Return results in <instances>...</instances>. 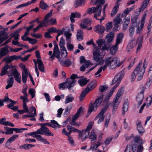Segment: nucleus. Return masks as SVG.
Returning a JSON list of instances; mask_svg holds the SVG:
<instances>
[{
    "instance_id": "0e129e2a",
    "label": "nucleus",
    "mask_w": 152,
    "mask_h": 152,
    "mask_svg": "<svg viewBox=\"0 0 152 152\" xmlns=\"http://www.w3.org/2000/svg\"><path fill=\"white\" fill-rule=\"evenodd\" d=\"M66 88V81L65 82L60 83L59 85L58 88L59 89L62 88L63 90H64Z\"/></svg>"
},
{
    "instance_id": "79ce46f5",
    "label": "nucleus",
    "mask_w": 152,
    "mask_h": 152,
    "mask_svg": "<svg viewBox=\"0 0 152 152\" xmlns=\"http://www.w3.org/2000/svg\"><path fill=\"white\" fill-rule=\"evenodd\" d=\"M72 64L71 61L69 59H67L62 62V65L63 66L69 67Z\"/></svg>"
},
{
    "instance_id": "1a4fd4ad",
    "label": "nucleus",
    "mask_w": 152,
    "mask_h": 152,
    "mask_svg": "<svg viewBox=\"0 0 152 152\" xmlns=\"http://www.w3.org/2000/svg\"><path fill=\"white\" fill-rule=\"evenodd\" d=\"M104 113L105 112L101 110L94 119V120H96L98 118H99L98 121V124L104 121L105 117V116L104 115Z\"/></svg>"
},
{
    "instance_id": "09e8293b",
    "label": "nucleus",
    "mask_w": 152,
    "mask_h": 152,
    "mask_svg": "<svg viewBox=\"0 0 152 152\" xmlns=\"http://www.w3.org/2000/svg\"><path fill=\"white\" fill-rule=\"evenodd\" d=\"M138 18L137 15H134L133 16H132L131 18V22L132 24L134 25L135 23L136 24Z\"/></svg>"
},
{
    "instance_id": "4c0bfd02",
    "label": "nucleus",
    "mask_w": 152,
    "mask_h": 152,
    "mask_svg": "<svg viewBox=\"0 0 152 152\" xmlns=\"http://www.w3.org/2000/svg\"><path fill=\"white\" fill-rule=\"evenodd\" d=\"M72 108V105L71 104L68 106L65 109V111L64 113V115L65 117H66L67 115L69 114Z\"/></svg>"
},
{
    "instance_id": "f03ea898",
    "label": "nucleus",
    "mask_w": 152,
    "mask_h": 152,
    "mask_svg": "<svg viewBox=\"0 0 152 152\" xmlns=\"http://www.w3.org/2000/svg\"><path fill=\"white\" fill-rule=\"evenodd\" d=\"M146 60V59H145L142 68H141V66L142 63V60L140 61L137 65L132 75V82L134 81L136 76L138 77L137 79V80L138 81L140 80L142 78L143 75L145 72V69L146 67V66H145Z\"/></svg>"
},
{
    "instance_id": "bb28decb",
    "label": "nucleus",
    "mask_w": 152,
    "mask_h": 152,
    "mask_svg": "<svg viewBox=\"0 0 152 152\" xmlns=\"http://www.w3.org/2000/svg\"><path fill=\"white\" fill-rule=\"evenodd\" d=\"M29 110L30 111L28 112V114H30L32 117H34L37 116L36 110L34 107L31 106Z\"/></svg>"
},
{
    "instance_id": "aec40b11",
    "label": "nucleus",
    "mask_w": 152,
    "mask_h": 152,
    "mask_svg": "<svg viewBox=\"0 0 152 152\" xmlns=\"http://www.w3.org/2000/svg\"><path fill=\"white\" fill-rule=\"evenodd\" d=\"M10 68V66L8 64H5L2 68L0 73V76H2L6 75L8 72L7 70Z\"/></svg>"
},
{
    "instance_id": "5701e85b",
    "label": "nucleus",
    "mask_w": 152,
    "mask_h": 152,
    "mask_svg": "<svg viewBox=\"0 0 152 152\" xmlns=\"http://www.w3.org/2000/svg\"><path fill=\"white\" fill-rule=\"evenodd\" d=\"M75 3L74 5L75 7L77 8L79 6H84L85 4V0H76Z\"/></svg>"
},
{
    "instance_id": "6ab92c4d",
    "label": "nucleus",
    "mask_w": 152,
    "mask_h": 152,
    "mask_svg": "<svg viewBox=\"0 0 152 152\" xmlns=\"http://www.w3.org/2000/svg\"><path fill=\"white\" fill-rule=\"evenodd\" d=\"M137 129L139 134L140 135H142L145 131L144 129L141 125V122H138L137 124Z\"/></svg>"
},
{
    "instance_id": "20e7f679",
    "label": "nucleus",
    "mask_w": 152,
    "mask_h": 152,
    "mask_svg": "<svg viewBox=\"0 0 152 152\" xmlns=\"http://www.w3.org/2000/svg\"><path fill=\"white\" fill-rule=\"evenodd\" d=\"M106 60L108 61V64L109 68L111 69H115L116 66H119L121 64H119L118 62L119 60V58L117 57L112 58L111 57H108L106 59Z\"/></svg>"
},
{
    "instance_id": "ddd939ff",
    "label": "nucleus",
    "mask_w": 152,
    "mask_h": 152,
    "mask_svg": "<svg viewBox=\"0 0 152 152\" xmlns=\"http://www.w3.org/2000/svg\"><path fill=\"white\" fill-rule=\"evenodd\" d=\"M120 102V101H119V100H117V99H114L113 104V109L112 112L113 113H114L118 107V105Z\"/></svg>"
},
{
    "instance_id": "680f3d73",
    "label": "nucleus",
    "mask_w": 152,
    "mask_h": 152,
    "mask_svg": "<svg viewBox=\"0 0 152 152\" xmlns=\"http://www.w3.org/2000/svg\"><path fill=\"white\" fill-rule=\"evenodd\" d=\"M110 117L111 116L110 115H107L106 116L105 126H106V127H108V123L110 118Z\"/></svg>"
},
{
    "instance_id": "13d9d810",
    "label": "nucleus",
    "mask_w": 152,
    "mask_h": 152,
    "mask_svg": "<svg viewBox=\"0 0 152 152\" xmlns=\"http://www.w3.org/2000/svg\"><path fill=\"white\" fill-rule=\"evenodd\" d=\"M68 140L69 141V143L72 146H74L75 145V142L72 137L69 136V137H68Z\"/></svg>"
},
{
    "instance_id": "774afa93",
    "label": "nucleus",
    "mask_w": 152,
    "mask_h": 152,
    "mask_svg": "<svg viewBox=\"0 0 152 152\" xmlns=\"http://www.w3.org/2000/svg\"><path fill=\"white\" fill-rule=\"evenodd\" d=\"M100 55H98L96 56H93V59L98 62L102 59V58L100 57Z\"/></svg>"
},
{
    "instance_id": "cd10ccee",
    "label": "nucleus",
    "mask_w": 152,
    "mask_h": 152,
    "mask_svg": "<svg viewBox=\"0 0 152 152\" xmlns=\"http://www.w3.org/2000/svg\"><path fill=\"white\" fill-rule=\"evenodd\" d=\"M24 72H22V80L23 83L24 84L26 82L27 78L28 75V72L26 71V70Z\"/></svg>"
},
{
    "instance_id": "c85d7f7f",
    "label": "nucleus",
    "mask_w": 152,
    "mask_h": 152,
    "mask_svg": "<svg viewBox=\"0 0 152 152\" xmlns=\"http://www.w3.org/2000/svg\"><path fill=\"white\" fill-rule=\"evenodd\" d=\"M124 88V86L121 87L118 90V91L116 95V97L114 98L115 99H117V100H119V99L120 96L123 94Z\"/></svg>"
},
{
    "instance_id": "4468645a",
    "label": "nucleus",
    "mask_w": 152,
    "mask_h": 152,
    "mask_svg": "<svg viewBox=\"0 0 152 152\" xmlns=\"http://www.w3.org/2000/svg\"><path fill=\"white\" fill-rule=\"evenodd\" d=\"M114 34L113 32H110L106 37V41L109 43L111 42L113 39Z\"/></svg>"
},
{
    "instance_id": "393cba45",
    "label": "nucleus",
    "mask_w": 152,
    "mask_h": 152,
    "mask_svg": "<svg viewBox=\"0 0 152 152\" xmlns=\"http://www.w3.org/2000/svg\"><path fill=\"white\" fill-rule=\"evenodd\" d=\"M89 81V80H87L86 78H85L84 79H79L78 82L80 86H84L86 85Z\"/></svg>"
},
{
    "instance_id": "a19ab883",
    "label": "nucleus",
    "mask_w": 152,
    "mask_h": 152,
    "mask_svg": "<svg viewBox=\"0 0 152 152\" xmlns=\"http://www.w3.org/2000/svg\"><path fill=\"white\" fill-rule=\"evenodd\" d=\"M101 142H98L96 144H94L91 145L90 149L92 151L95 150L100 145Z\"/></svg>"
},
{
    "instance_id": "b1692460",
    "label": "nucleus",
    "mask_w": 152,
    "mask_h": 152,
    "mask_svg": "<svg viewBox=\"0 0 152 152\" xmlns=\"http://www.w3.org/2000/svg\"><path fill=\"white\" fill-rule=\"evenodd\" d=\"M60 55V51H55L54 53V51H53L52 55L49 57V58H51V60L50 61H52L54 59L55 57L57 58H59Z\"/></svg>"
},
{
    "instance_id": "412c9836",
    "label": "nucleus",
    "mask_w": 152,
    "mask_h": 152,
    "mask_svg": "<svg viewBox=\"0 0 152 152\" xmlns=\"http://www.w3.org/2000/svg\"><path fill=\"white\" fill-rule=\"evenodd\" d=\"M43 134L48 136H53V134L45 126H43Z\"/></svg>"
},
{
    "instance_id": "9d476101",
    "label": "nucleus",
    "mask_w": 152,
    "mask_h": 152,
    "mask_svg": "<svg viewBox=\"0 0 152 152\" xmlns=\"http://www.w3.org/2000/svg\"><path fill=\"white\" fill-rule=\"evenodd\" d=\"M96 80H93L88 84L86 88H85L88 91L87 92H89L90 91L93 90L96 87Z\"/></svg>"
},
{
    "instance_id": "e433bc0d",
    "label": "nucleus",
    "mask_w": 152,
    "mask_h": 152,
    "mask_svg": "<svg viewBox=\"0 0 152 152\" xmlns=\"http://www.w3.org/2000/svg\"><path fill=\"white\" fill-rule=\"evenodd\" d=\"M74 99V98L71 94L68 95L66 97L65 103L66 104L68 103L72 102Z\"/></svg>"
},
{
    "instance_id": "2f4dec72",
    "label": "nucleus",
    "mask_w": 152,
    "mask_h": 152,
    "mask_svg": "<svg viewBox=\"0 0 152 152\" xmlns=\"http://www.w3.org/2000/svg\"><path fill=\"white\" fill-rule=\"evenodd\" d=\"M83 31L82 30H79L77 34V38L78 41L82 40L83 39Z\"/></svg>"
},
{
    "instance_id": "9b49d317",
    "label": "nucleus",
    "mask_w": 152,
    "mask_h": 152,
    "mask_svg": "<svg viewBox=\"0 0 152 152\" xmlns=\"http://www.w3.org/2000/svg\"><path fill=\"white\" fill-rule=\"evenodd\" d=\"M95 31L99 34L103 33L105 30L104 27L101 25H98L94 28Z\"/></svg>"
},
{
    "instance_id": "39448f33",
    "label": "nucleus",
    "mask_w": 152,
    "mask_h": 152,
    "mask_svg": "<svg viewBox=\"0 0 152 152\" xmlns=\"http://www.w3.org/2000/svg\"><path fill=\"white\" fill-rule=\"evenodd\" d=\"M101 4H99L96 7H93L92 8L93 9V12L96 13L98 12V13H95L94 15V18L96 19L99 20L100 23L104 19V16L103 15V17L100 19L98 18H97L101 15V12L102 10V7Z\"/></svg>"
},
{
    "instance_id": "423d86ee",
    "label": "nucleus",
    "mask_w": 152,
    "mask_h": 152,
    "mask_svg": "<svg viewBox=\"0 0 152 152\" xmlns=\"http://www.w3.org/2000/svg\"><path fill=\"white\" fill-rule=\"evenodd\" d=\"M150 0H145L142 3L141 7L139 9L138 11H136L135 13L137 16L140 15V12L143 11L146 7L148 5L149 3Z\"/></svg>"
},
{
    "instance_id": "72a5a7b5",
    "label": "nucleus",
    "mask_w": 152,
    "mask_h": 152,
    "mask_svg": "<svg viewBox=\"0 0 152 152\" xmlns=\"http://www.w3.org/2000/svg\"><path fill=\"white\" fill-rule=\"evenodd\" d=\"M12 73L11 75H13L14 78L20 75V73L18 72L16 69H12L11 70Z\"/></svg>"
},
{
    "instance_id": "a18cd8bd",
    "label": "nucleus",
    "mask_w": 152,
    "mask_h": 152,
    "mask_svg": "<svg viewBox=\"0 0 152 152\" xmlns=\"http://www.w3.org/2000/svg\"><path fill=\"white\" fill-rule=\"evenodd\" d=\"M93 124L94 122L93 121H91L90 122L86 128L85 130V132L86 133L89 132V130L91 129L92 127Z\"/></svg>"
},
{
    "instance_id": "f3484780",
    "label": "nucleus",
    "mask_w": 152,
    "mask_h": 152,
    "mask_svg": "<svg viewBox=\"0 0 152 152\" xmlns=\"http://www.w3.org/2000/svg\"><path fill=\"white\" fill-rule=\"evenodd\" d=\"M37 61L38 64V67L39 70L43 72H45V66L42 60L40 59H37Z\"/></svg>"
},
{
    "instance_id": "052dcab7",
    "label": "nucleus",
    "mask_w": 152,
    "mask_h": 152,
    "mask_svg": "<svg viewBox=\"0 0 152 152\" xmlns=\"http://www.w3.org/2000/svg\"><path fill=\"white\" fill-rule=\"evenodd\" d=\"M146 14H145L142 18L141 21L140 23V26L141 28H143L145 23V20L146 18Z\"/></svg>"
},
{
    "instance_id": "5fc2aeb1",
    "label": "nucleus",
    "mask_w": 152,
    "mask_h": 152,
    "mask_svg": "<svg viewBox=\"0 0 152 152\" xmlns=\"http://www.w3.org/2000/svg\"><path fill=\"white\" fill-rule=\"evenodd\" d=\"M47 24V23H46V22L45 21V20H43L38 25L37 27H38V28H40L43 27L44 26L46 27L48 26Z\"/></svg>"
},
{
    "instance_id": "f257e3e1",
    "label": "nucleus",
    "mask_w": 152,
    "mask_h": 152,
    "mask_svg": "<svg viewBox=\"0 0 152 152\" xmlns=\"http://www.w3.org/2000/svg\"><path fill=\"white\" fill-rule=\"evenodd\" d=\"M134 140L136 143L132 144V146L130 144L127 145L124 152H130L131 149L133 152H142L143 151V146L142 144L144 142L140 137L136 136L134 138Z\"/></svg>"
},
{
    "instance_id": "6e6552de",
    "label": "nucleus",
    "mask_w": 152,
    "mask_h": 152,
    "mask_svg": "<svg viewBox=\"0 0 152 152\" xmlns=\"http://www.w3.org/2000/svg\"><path fill=\"white\" fill-rule=\"evenodd\" d=\"M81 16L80 13L77 12L71 13L70 16L71 22L72 23H74L75 22V20L74 18H80L81 17Z\"/></svg>"
},
{
    "instance_id": "ea45409f",
    "label": "nucleus",
    "mask_w": 152,
    "mask_h": 152,
    "mask_svg": "<svg viewBox=\"0 0 152 152\" xmlns=\"http://www.w3.org/2000/svg\"><path fill=\"white\" fill-rule=\"evenodd\" d=\"M87 91L85 88L83 90L80 96V101L83 100L86 94L88 92H87Z\"/></svg>"
},
{
    "instance_id": "f704fd0d",
    "label": "nucleus",
    "mask_w": 152,
    "mask_h": 152,
    "mask_svg": "<svg viewBox=\"0 0 152 152\" xmlns=\"http://www.w3.org/2000/svg\"><path fill=\"white\" fill-rule=\"evenodd\" d=\"M119 4H117L113 7L111 13V15L112 17H113L116 15L118 10V8L119 7Z\"/></svg>"
},
{
    "instance_id": "a878e982",
    "label": "nucleus",
    "mask_w": 152,
    "mask_h": 152,
    "mask_svg": "<svg viewBox=\"0 0 152 152\" xmlns=\"http://www.w3.org/2000/svg\"><path fill=\"white\" fill-rule=\"evenodd\" d=\"M128 108V99L125 100L123 105L122 109L123 111L122 112V114L123 115H124L125 113L126 112Z\"/></svg>"
},
{
    "instance_id": "de8ad7c7",
    "label": "nucleus",
    "mask_w": 152,
    "mask_h": 152,
    "mask_svg": "<svg viewBox=\"0 0 152 152\" xmlns=\"http://www.w3.org/2000/svg\"><path fill=\"white\" fill-rule=\"evenodd\" d=\"M66 127L67 130H71L72 131V132H79V129L75 128L72 126H71L67 125Z\"/></svg>"
},
{
    "instance_id": "7c9ffc66",
    "label": "nucleus",
    "mask_w": 152,
    "mask_h": 152,
    "mask_svg": "<svg viewBox=\"0 0 152 152\" xmlns=\"http://www.w3.org/2000/svg\"><path fill=\"white\" fill-rule=\"evenodd\" d=\"M90 139L92 140H94L97 139V137L94 130L93 129L92 130L90 134L88 137Z\"/></svg>"
},
{
    "instance_id": "0eeeda50",
    "label": "nucleus",
    "mask_w": 152,
    "mask_h": 152,
    "mask_svg": "<svg viewBox=\"0 0 152 152\" xmlns=\"http://www.w3.org/2000/svg\"><path fill=\"white\" fill-rule=\"evenodd\" d=\"M76 81L72 80L70 79H67L66 80V88L69 90H72L71 88L75 85Z\"/></svg>"
},
{
    "instance_id": "8fccbe9b",
    "label": "nucleus",
    "mask_w": 152,
    "mask_h": 152,
    "mask_svg": "<svg viewBox=\"0 0 152 152\" xmlns=\"http://www.w3.org/2000/svg\"><path fill=\"white\" fill-rule=\"evenodd\" d=\"M112 22H108L106 24V27L105 31L107 32H108L112 28Z\"/></svg>"
},
{
    "instance_id": "e2e57ef3",
    "label": "nucleus",
    "mask_w": 152,
    "mask_h": 152,
    "mask_svg": "<svg viewBox=\"0 0 152 152\" xmlns=\"http://www.w3.org/2000/svg\"><path fill=\"white\" fill-rule=\"evenodd\" d=\"M48 32L49 33H58L59 31L58 30H57L56 28L55 27H52L50 28L48 30Z\"/></svg>"
},
{
    "instance_id": "c9c22d12",
    "label": "nucleus",
    "mask_w": 152,
    "mask_h": 152,
    "mask_svg": "<svg viewBox=\"0 0 152 152\" xmlns=\"http://www.w3.org/2000/svg\"><path fill=\"white\" fill-rule=\"evenodd\" d=\"M39 6L40 8L43 10H46L47 8H48L49 7L48 5L44 2L43 0H42L40 2Z\"/></svg>"
},
{
    "instance_id": "338daca9",
    "label": "nucleus",
    "mask_w": 152,
    "mask_h": 152,
    "mask_svg": "<svg viewBox=\"0 0 152 152\" xmlns=\"http://www.w3.org/2000/svg\"><path fill=\"white\" fill-rule=\"evenodd\" d=\"M113 22L114 24L118 25L121 22H122V20L121 18H115L113 20Z\"/></svg>"
},
{
    "instance_id": "bf43d9fd",
    "label": "nucleus",
    "mask_w": 152,
    "mask_h": 152,
    "mask_svg": "<svg viewBox=\"0 0 152 152\" xmlns=\"http://www.w3.org/2000/svg\"><path fill=\"white\" fill-rule=\"evenodd\" d=\"M29 93L31 95L32 98H33L35 96V91L34 88H30L29 90Z\"/></svg>"
},
{
    "instance_id": "58836bf2",
    "label": "nucleus",
    "mask_w": 152,
    "mask_h": 152,
    "mask_svg": "<svg viewBox=\"0 0 152 152\" xmlns=\"http://www.w3.org/2000/svg\"><path fill=\"white\" fill-rule=\"evenodd\" d=\"M51 127L54 129H57V127L58 128H60L61 125H59L57 122L54 120H52L51 121Z\"/></svg>"
},
{
    "instance_id": "2eb2a0df",
    "label": "nucleus",
    "mask_w": 152,
    "mask_h": 152,
    "mask_svg": "<svg viewBox=\"0 0 152 152\" xmlns=\"http://www.w3.org/2000/svg\"><path fill=\"white\" fill-rule=\"evenodd\" d=\"M108 88V86L107 85H105L103 86H100L99 87V91L101 93H99V95H100V96L97 98L102 97H102L103 99V96H104V95L102 94V93L104 92L107 91V90Z\"/></svg>"
},
{
    "instance_id": "69168bd1",
    "label": "nucleus",
    "mask_w": 152,
    "mask_h": 152,
    "mask_svg": "<svg viewBox=\"0 0 152 152\" xmlns=\"http://www.w3.org/2000/svg\"><path fill=\"white\" fill-rule=\"evenodd\" d=\"M67 47L68 49L70 51H73L74 48V45L70 44V42H68L67 45Z\"/></svg>"
},
{
    "instance_id": "37998d69",
    "label": "nucleus",
    "mask_w": 152,
    "mask_h": 152,
    "mask_svg": "<svg viewBox=\"0 0 152 152\" xmlns=\"http://www.w3.org/2000/svg\"><path fill=\"white\" fill-rule=\"evenodd\" d=\"M135 26L134 25L132 24L130 26L129 28V36L131 37H132L134 32L135 29Z\"/></svg>"
},
{
    "instance_id": "a211bd4d",
    "label": "nucleus",
    "mask_w": 152,
    "mask_h": 152,
    "mask_svg": "<svg viewBox=\"0 0 152 152\" xmlns=\"http://www.w3.org/2000/svg\"><path fill=\"white\" fill-rule=\"evenodd\" d=\"M14 79L13 77H11L10 78H8L7 80V85L5 87L6 89H8L9 88L12 87L14 83Z\"/></svg>"
},
{
    "instance_id": "f8f14e48",
    "label": "nucleus",
    "mask_w": 152,
    "mask_h": 152,
    "mask_svg": "<svg viewBox=\"0 0 152 152\" xmlns=\"http://www.w3.org/2000/svg\"><path fill=\"white\" fill-rule=\"evenodd\" d=\"M19 135L18 134H15L9 138L6 142L5 146L6 147H8L10 146L11 143L14 141L18 137Z\"/></svg>"
},
{
    "instance_id": "49530a36",
    "label": "nucleus",
    "mask_w": 152,
    "mask_h": 152,
    "mask_svg": "<svg viewBox=\"0 0 152 152\" xmlns=\"http://www.w3.org/2000/svg\"><path fill=\"white\" fill-rule=\"evenodd\" d=\"M118 45L115 44V45L113 46L110 48V52L112 54H113V53L114 54L115 51L118 49Z\"/></svg>"
},
{
    "instance_id": "4be33fe9",
    "label": "nucleus",
    "mask_w": 152,
    "mask_h": 152,
    "mask_svg": "<svg viewBox=\"0 0 152 152\" xmlns=\"http://www.w3.org/2000/svg\"><path fill=\"white\" fill-rule=\"evenodd\" d=\"M8 48H10V47H9L8 45H6L1 49L0 54L3 57L8 53L9 51L8 50Z\"/></svg>"
},
{
    "instance_id": "603ef678",
    "label": "nucleus",
    "mask_w": 152,
    "mask_h": 152,
    "mask_svg": "<svg viewBox=\"0 0 152 152\" xmlns=\"http://www.w3.org/2000/svg\"><path fill=\"white\" fill-rule=\"evenodd\" d=\"M8 28L9 27L5 29L3 28L4 29L3 31H0V34H1L3 36H8Z\"/></svg>"
},
{
    "instance_id": "dca6fc26",
    "label": "nucleus",
    "mask_w": 152,
    "mask_h": 152,
    "mask_svg": "<svg viewBox=\"0 0 152 152\" xmlns=\"http://www.w3.org/2000/svg\"><path fill=\"white\" fill-rule=\"evenodd\" d=\"M144 98V94H138L136 98L139 107L142 104L143 99Z\"/></svg>"
},
{
    "instance_id": "c756f323",
    "label": "nucleus",
    "mask_w": 152,
    "mask_h": 152,
    "mask_svg": "<svg viewBox=\"0 0 152 152\" xmlns=\"http://www.w3.org/2000/svg\"><path fill=\"white\" fill-rule=\"evenodd\" d=\"M122 74L123 73L122 72H121L119 74L116 75L113 80L111 85H114L117 82H118L119 80L120 79L119 78H121V75H122Z\"/></svg>"
},
{
    "instance_id": "c03bdc74",
    "label": "nucleus",
    "mask_w": 152,
    "mask_h": 152,
    "mask_svg": "<svg viewBox=\"0 0 152 152\" xmlns=\"http://www.w3.org/2000/svg\"><path fill=\"white\" fill-rule=\"evenodd\" d=\"M53 13V10H50V12L48 13L45 17L43 20H45V21L47 23H48V19L52 15Z\"/></svg>"
},
{
    "instance_id": "3c124183",
    "label": "nucleus",
    "mask_w": 152,
    "mask_h": 152,
    "mask_svg": "<svg viewBox=\"0 0 152 152\" xmlns=\"http://www.w3.org/2000/svg\"><path fill=\"white\" fill-rule=\"evenodd\" d=\"M64 35L66 37V40L69 39V42H71V36L72 35V34L71 33H69L68 31H65L64 33Z\"/></svg>"
},
{
    "instance_id": "4d7b16f0",
    "label": "nucleus",
    "mask_w": 152,
    "mask_h": 152,
    "mask_svg": "<svg viewBox=\"0 0 152 152\" xmlns=\"http://www.w3.org/2000/svg\"><path fill=\"white\" fill-rule=\"evenodd\" d=\"M22 29V28H20L17 30L14 31L12 34L13 36L15 37L16 36H19V33L20 32Z\"/></svg>"
},
{
    "instance_id": "6e6d98bb",
    "label": "nucleus",
    "mask_w": 152,
    "mask_h": 152,
    "mask_svg": "<svg viewBox=\"0 0 152 152\" xmlns=\"http://www.w3.org/2000/svg\"><path fill=\"white\" fill-rule=\"evenodd\" d=\"M30 5V3H29V2H27L26 3H24L23 4H20L18 6H17L16 7V9H18L19 8H21L24 7H26L27 6H28L29 5Z\"/></svg>"
},
{
    "instance_id": "7ed1b4c3",
    "label": "nucleus",
    "mask_w": 152,
    "mask_h": 152,
    "mask_svg": "<svg viewBox=\"0 0 152 152\" xmlns=\"http://www.w3.org/2000/svg\"><path fill=\"white\" fill-rule=\"evenodd\" d=\"M102 96V97L96 99L93 103H91L90 104L88 113L86 115L87 117L89 116L94 109L95 110H96L98 107L100 105L103 100Z\"/></svg>"
},
{
    "instance_id": "864d4df0",
    "label": "nucleus",
    "mask_w": 152,
    "mask_h": 152,
    "mask_svg": "<svg viewBox=\"0 0 152 152\" xmlns=\"http://www.w3.org/2000/svg\"><path fill=\"white\" fill-rule=\"evenodd\" d=\"M3 61H5L7 64H9L12 61V59L11 58V56L7 57L4 58L3 60Z\"/></svg>"
},
{
    "instance_id": "473e14b6",
    "label": "nucleus",
    "mask_w": 152,
    "mask_h": 152,
    "mask_svg": "<svg viewBox=\"0 0 152 152\" xmlns=\"http://www.w3.org/2000/svg\"><path fill=\"white\" fill-rule=\"evenodd\" d=\"M4 129L6 131L5 134L6 135L13 134V128H11L8 127H4Z\"/></svg>"
}]
</instances>
